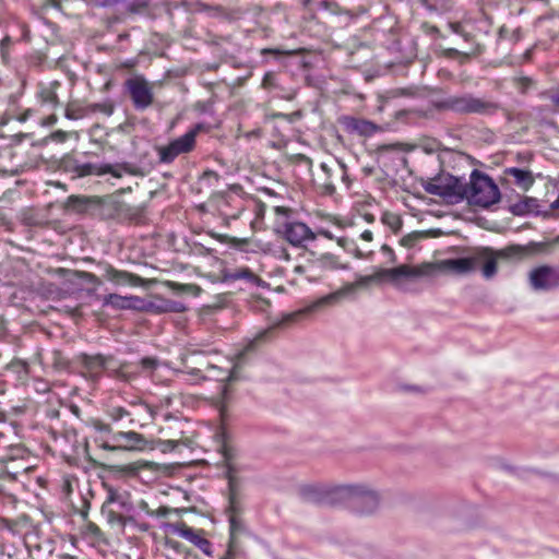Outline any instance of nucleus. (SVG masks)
<instances>
[{
  "mask_svg": "<svg viewBox=\"0 0 559 559\" xmlns=\"http://www.w3.org/2000/svg\"><path fill=\"white\" fill-rule=\"evenodd\" d=\"M417 240V235L408 234L401 239V245L407 248H412Z\"/></svg>",
  "mask_w": 559,
  "mask_h": 559,
  "instance_id": "53",
  "label": "nucleus"
},
{
  "mask_svg": "<svg viewBox=\"0 0 559 559\" xmlns=\"http://www.w3.org/2000/svg\"><path fill=\"white\" fill-rule=\"evenodd\" d=\"M117 372L118 377L126 381H131L140 374L139 366L135 362L121 364Z\"/></svg>",
  "mask_w": 559,
  "mask_h": 559,
  "instance_id": "35",
  "label": "nucleus"
},
{
  "mask_svg": "<svg viewBox=\"0 0 559 559\" xmlns=\"http://www.w3.org/2000/svg\"><path fill=\"white\" fill-rule=\"evenodd\" d=\"M345 126L347 130L364 136H370L379 131V127L373 122L355 117L346 118Z\"/></svg>",
  "mask_w": 559,
  "mask_h": 559,
  "instance_id": "23",
  "label": "nucleus"
},
{
  "mask_svg": "<svg viewBox=\"0 0 559 559\" xmlns=\"http://www.w3.org/2000/svg\"><path fill=\"white\" fill-rule=\"evenodd\" d=\"M381 251L389 258L391 263H394L396 261L395 252L389 245H386V243L382 245Z\"/></svg>",
  "mask_w": 559,
  "mask_h": 559,
  "instance_id": "54",
  "label": "nucleus"
},
{
  "mask_svg": "<svg viewBox=\"0 0 559 559\" xmlns=\"http://www.w3.org/2000/svg\"><path fill=\"white\" fill-rule=\"evenodd\" d=\"M448 55H449L450 57H462L464 60H467V59L469 58V55H468V53H462V52H460L459 50L453 49V48H451V49H449V50H448Z\"/></svg>",
  "mask_w": 559,
  "mask_h": 559,
  "instance_id": "58",
  "label": "nucleus"
},
{
  "mask_svg": "<svg viewBox=\"0 0 559 559\" xmlns=\"http://www.w3.org/2000/svg\"><path fill=\"white\" fill-rule=\"evenodd\" d=\"M106 414L112 421H120L123 419H128L129 424H134L136 421L133 412L123 406L111 405L107 408Z\"/></svg>",
  "mask_w": 559,
  "mask_h": 559,
  "instance_id": "30",
  "label": "nucleus"
},
{
  "mask_svg": "<svg viewBox=\"0 0 559 559\" xmlns=\"http://www.w3.org/2000/svg\"><path fill=\"white\" fill-rule=\"evenodd\" d=\"M278 258L283 259V260H286V261L290 260V255H289V253H288V251L286 249H282L280 251Z\"/></svg>",
  "mask_w": 559,
  "mask_h": 559,
  "instance_id": "63",
  "label": "nucleus"
},
{
  "mask_svg": "<svg viewBox=\"0 0 559 559\" xmlns=\"http://www.w3.org/2000/svg\"><path fill=\"white\" fill-rule=\"evenodd\" d=\"M516 85L519 88H521L523 92L530 88L533 85V80L527 76H521L515 80Z\"/></svg>",
  "mask_w": 559,
  "mask_h": 559,
  "instance_id": "51",
  "label": "nucleus"
},
{
  "mask_svg": "<svg viewBox=\"0 0 559 559\" xmlns=\"http://www.w3.org/2000/svg\"><path fill=\"white\" fill-rule=\"evenodd\" d=\"M36 383H37V388H36L37 391H41V392L49 391V386H48L47 382H45L44 380H36Z\"/></svg>",
  "mask_w": 559,
  "mask_h": 559,
  "instance_id": "60",
  "label": "nucleus"
},
{
  "mask_svg": "<svg viewBox=\"0 0 559 559\" xmlns=\"http://www.w3.org/2000/svg\"><path fill=\"white\" fill-rule=\"evenodd\" d=\"M97 266L103 272L104 278L116 286L139 287L144 283V280L138 274L118 270L109 262L100 261Z\"/></svg>",
  "mask_w": 559,
  "mask_h": 559,
  "instance_id": "14",
  "label": "nucleus"
},
{
  "mask_svg": "<svg viewBox=\"0 0 559 559\" xmlns=\"http://www.w3.org/2000/svg\"><path fill=\"white\" fill-rule=\"evenodd\" d=\"M0 555L4 559H27L22 537L19 535V523L10 519L0 520Z\"/></svg>",
  "mask_w": 559,
  "mask_h": 559,
  "instance_id": "7",
  "label": "nucleus"
},
{
  "mask_svg": "<svg viewBox=\"0 0 559 559\" xmlns=\"http://www.w3.org/2000/svg\"><path fill=\"white\" fill-rule=\"evenodd\" d=\"M360 238H361L362 240H365V241L370 242V241H372V239H373V234H372V231H371V230L366 229V230H364V231L361 233Z\"/></svg>",
  "mask_w": 559,
  "mask_h": 559,
  "instance_id": "59",
  "label": "nucleus"
},
{
  "mask_svg": "<svg viewBox=\"0 0 559 559\" xmlns=\"http://www.w3.org/2000/svg\"><path fill=\"white\" fill-rule=\"evenodd\" d=\"M73 362L80 366L85 374L96 378L105 371L107 358L102 354L88 355L81 353L74 356Z\"/></svg>",
  "mask_w": 559,
  "mask_h": 559,
  "instance_id": "18",
  "label": "nucleus"
},
{
  "mask_svg": "<svg viewBox=\"0 0 559 559\" xmlns=\"http://www.w3.org/2000/svg\"><path fill=\"white\" fill-rule=\"evenodd\" d=\"M88 114V106L84 107L75 103H69L64 109V116L69 120L82 119Z\"/></svg>",
  "mask_w": 559,
  "mask_h": 559,
  "instance_id": "34",
  "label": "nucleus"
},
{
  "mask_svg": "<svg viewBox=\"0 0 559 559\" xmlns=\"http://www.w3.org/2000/svg\"><path fill=\"white\" fill-rule=\"evenodd\" d=\"M464 199L469 204L487 209L499 202L500 191L493 180L478 170H473L469 183L466 182Z\"/></svg>",
  "mask_w": 559,
  "mask_h": 559,
  "instance_id": "4",
  "label": "nucleus"
},
{
  "mask_svg": "<svg viewBox=\"0 0 559 559\" xmlns=\"http://www.w3.org/2000/svg\"><path fill=\"white\" fill-rule=\"evenodd\" d=\"M228 243L237 249H245L246 246L249 245V239L247 238H237L230 237Z\"/></svg>",
  "mask_w": 559,
  "mask_h": 559,
  "instance_id": "48",
  "label": "nucleus"
},
{
  "mask_svg": "<svg viewBox=\"0 0 559 559\" xmlns=\"http://www.w3.org/2000/svg\"><path fill=\"white\" fill-rule=\"evenodd\" d=\"M227 276L233 281L245 280L249 283H255L259 281V276L246 266L234 270Z\"/></svg>",
  "mask_w": 559,
  "mask_h": 559,
  "instance_id": "37",
  "label": "nucleus"
},
{
  "mask_svg": "<svg viewBox=\"0 0 559 559\" xmlns=\"http://www.w3.org/2000/svg\"><path fill=\"white\" fill-rule=\"evenodd\" d=\"M81 277L86 281L87 283L92 284V285H95V286H98L102 284V281L100 278L95 275L94 273H91V272H82V275Z\"/></svg>",
  "mask_w": 559,
  "mask_h": 559,
  "instance_id": "49",
  "label": "nucleus"
},
{
  "mask_svg": "<svg viewBox=\"0 0 559 559\" xmlns=\"http://www.w3.org/2000/svg\"><path fill=\"white\" fill-rule=\"evenodd\" d=\"M225 477L227 479V506L225 509L226 516L242 515L245 508L242 502V493L240 487V479L238 477V468L233 462L231 455L225 451Z\"/></svg>",
  "mask_w": 559,
  "mask_h": 559,
  "instance_id": "8",
  "label": "nucleus"
},
{
  "mask_svg": "<svg viewBox=\"0 0 559 559\" xmlns=\"http://www.w3.org/2000/svg\"><path fill=\"white\" fill-rule=\"evenodd\" d=\"M433 107L439 111H452L457 115H479L491 116L498 112L500 106L498 103L477 97L466 93L461 95H450L443 99L436 100Z\"/></svg>",
  "mask_w": 559,
  "mask_h": 559,
  "instance_id": "3",
  "label": "nucleus"
},
{
  "mask_svg": "<svg viewBox=\"0 0 559 559\" xmlns=\"http://www.w3.org/2000/svg\"><path fill=\"white\" fill-rule=\"evenodd\" d=\"M58 121V117L55 114H50L47 117L43 118L40 121L41 126L49 127L53 126Z\"/></svg>",
  "mask_w": 559,
  "mask_h": 559,
  "instance_id": "55",
  "label": "nucleus"
},
{
  "mask_svg": "<svg viewBox=\"0 0 559 559\" xmlns=\"http://www.w3.org/2000/svg\"><path fill=\"white\" fill-rule=\"evenodd\" d=\"M530 284L535 290L559 287V271L550 265H539L530 272Z\"/></svg>",
  "mask_w": 559,
  "mask_h": 559,
  "instance_id": "15",
  "label": "nucleus"
},
{
  "mask_svg": "<svg viewBox=\"0 0 559 559\" xmlns=\"http://www.w3.org/2000/svg\"><path fill=\"white\" fill-rule=\"evenodd\" d=\"M424 189L427 193L438 195L448 202L455 203L464 200L466 194V182L450 174H440L429 179Z\"/></svg>",
  "mask_w": 559,
  "mask_h": 559,
  "instance_id": "5",
  "label": "nucleus"
},
{
  "mask_svg": "<svg viewBox=\"0 0 559 559\" xmlns=\"http://www.w3.org/2000/svg\"><path fill=\"white\" fill-rule=\"evenodd\" d=\"M178 444H179V442L176 440L164 441L163 442V445H164L163 451H166V450L173 451L178 447Z\"/></svg>",
  "mask_w": 559,
  "mask_h": 559,
  "instance_id": "57",
  "label": "nucleus"
},
{
  "mask_svg": "<svg viewBox=\"0 0 559 559\" xmlns=\"http://www.w3.org/2000/svg\"><path fill=\"white\" fill-rule=\"evenodd\" d=\"M53 449L61 456L67 459L85 456L91 460L87 438H84L82 443H78L75 432H67L56 437L53 440Z\"/></svg>",
  "mask_w": 559,
  "mask_h": 559,
  "instance_id": "11",
  "label": "nucleus"
},
{
  "mask_svg": "<svg viewBox=\"0 0 559 559\" xmlns=\"http://www.w3.org/2000/svg\"><path fill=\"white\" fill-rule=\"evenodd\" d=\"M21 537L27 559H40L53 551V542L37 530H31Z\"/></svg>",
  "mask_w": 559,
  "mask_h": 559,
  "instance_id": "12",
  "label": "nucleus"
},
{
  "mask_svg": "<svg viewBox=\"0 0 559 559\" xmlns=\"http://www.w3.org/2000/svg\"><path fill=\"white\" fill-rule=\"evenodd\" d=\"M238 555V545L228 543L227 549L225 554L221 557V559H237Z\"/></svg>",
  "mask_w": 559,
  "mask_h": 559,
  "instance_id": "45",
  "label": "nucleus"
},
{
  "mask_svg": "<svg viewBox=\"0 0 559 559\" xmlns=\"http://www.w3.org/2000/svg\"><path fill=\"white\" fill-rule=\"evenodd\" d=\"M480 258L476 257H465L457 258L447 261V265L449 269L459 274H465L476 270L479 265Z\"/></svg>",
  "mask_w": 559,
  "mask_h": 559,
  "instance_id": "26",
  "label": "nucleus"
},
{
  "mask_svg": "<svg viewBox=\"0 0 559 559\" xmlns=\"http://www.w3.org/2000/svg\"><path fill=\"white\" fill-rule=\"evenodd\" d=\"M261 53L262 55H275V56H282V55H290L289 51H284V50H281L278 48H264L261 50Z\"/></svg>",
  "mask_w": 559,
  "mask_h": 559,
  "instance_id": "56",
  "label": "nucleus"
},
{
  "mask_svg": "<svg viewBox=\"0 0 559 559\" xmlns=\"http://www.w3.org/2000/svg\"><path fill=\"white\" fill-rule=\"evenodd\" d=\"M334 5H335V3H332L331 1H328V0H323L321 2V7L326 9V10H331L332 7H334Z\"/></svg>",
  "mask_w": 559,
  "mask_h": 559,
  "instance_id": "64",
  "label": "nucleus"
},
{
  "mask_svg": "<svg viewBox=\"0 0 559 559\" xmlns=\"http://www.w3.org/2000/svg\"><path fill=\"white\" fill-rule=\"evenodd\" d=\"M501 255L502 253L489 249L476 255V258H480L478 267H481V273L486 278H491L497 273V260Z\"/></svg>",
  "mask_w": 559,
  "mask_h": 559,
  "instance_id": "24",
  "label": "nucleus"
},
{
  "mask_svg": "<svg viewBox=\"0 0 559 559\" xmlns=\"http://www.w3.org/2000/svg\"><path fill=\"white\" fill-rule=\"evenodd\" d=\"M3 463V466L1 467V471L3 474H7L10 479H17V477L27 472L29 466L26 465V462H20L15 464V462L10 461H1Z\"/></svg>",
  "mask_w": 559,
  "mask_h": 559,
  "instance_id": "32",
  "label": "nucleus"
},
{
  "mask_svg": "<svg viewBox=\"0 0 559 559\" xmlns=\"http://www.w3.org/2000/svg\"><path fill=\"white\" fill-rule=\"evenodd\" d=\"M136 61L134 59H130V60H127L124 61L121 67L122 68H126V69H131L135 66Z\"/></svg>",
  "mask_w": 559,
  "mask_h": 559,
  "instance_id": "62",
  "label": "nucleus"
},
{
  "mask_svg": "<svg viewBox=\"0 0 559 559\" xmlns=\"http://www.w3.org/2000/svg\"><path fill=\"white\" fill-rule=\"evenodd\" d=\"M85 523L80 527L81 538L90 546L104 549L109 546L107 534L94 522L87 519V511L82 512Z\"/></svg>",
  "mask_w": 559,
  "mask_h": 559,
  "instance_id": "16",
  "label": "nucleus"
},
{
  "mask_svg": "<svg viewBox=\"0 0 559 559\" xmlns=\"http://www.w3.org/2000/svg\"><path fill=\"white\" fill-rule=\"evenodd\" d=\"M75 479L73 477H71L70 475H66L63 476L62 478V491L66 493V495H70L73 490V481Z\"/></svg>",
  "mask_w": 559,
  "mask_h": 559,
  "instance_id": "47",
  "label": "nucleus"
},
{
  "mask_svg": "<svg viewBox=\"0 0 559 559\" xmlns=\"http://www.w3.org/2000/svg\"><path fill=\"white\" fill-rule=\"evenodd\" d=\"M204 130V124L197 123L167 145L157 147L158 162L160 164H171L179 155L192 152L195 147L198 134Z\"/></svg>",
  "mask_w": 559,
  "mask_h": 559,
  "instance_id": "6",
  "label": "nucleus"
},
{
  "mask_svg": "<svg viewBox=\"0 0 559 559\" xmlns=\"http://www.w3.org/2000/svg\"><path fill=\"white\" fill-rule=\"evenodd\" d=\"M5 370L13 372L19 381L25 382L28 379L31 367L29 364L21 358H13L4 367Z\"/></svg>",
  "mask_w": 559,
  "mask_h": 559,
  "instance_id": "28",
  "label": "nucleus"
},
{
  "mask_svg": "<svg viewBox=\"0 0 559 559\" xmlns=\"http://www.w3.org/2000/svg\"><path fill=\"white\" fill-rule=\"evenodd\" d=\"M431 270L430 264H423L418 266H411L407 264H402L397 267L393 269H380L377 272H374L372 275L367 276L366 281H380L382 278H391V280H397L400 277H419L428 275Z\"/></svg>",
  "mask_w": 559,
  "mask_h": 559,
  "instance_id": "13",
  "label": "nucleus"
},
{
  "mask_svg": "<svg viewBox=\"0 0 559 559\" xmlns=\"http://www.w3.org/2000/svg\"><path fill=\"white\" fill-rule=\"evenodd\" d=\"M92 428L93 433L90 438L97 448L108 452L138 451L146 445L144 436L133 430L116 431L102 420H94Z\"/></svg>",
  "mask_w": 559,
  "mask_h": 559,
  "instance_id": "2",
  "label": "nucleus"
},
{
  "mask_svg": "<svg viewBox=\"0 0 559 559\" xmlns=\"http://www.w3.org/2000/svg\"><path fill=\"white\" fill-rule=\"evenodd\" d=\"M341 178L343 181L348 180L347 169L344 165H340Z\"/></svg>",
  "mask_w": 559,
  "mask_h": 559,
  "instance_id": "61",
  "label": "nucleus"
},
{
  "mask_svg": "<svg viewBox=\"0 0 559 559\" xmlns=\"http://www.w3.org/2000/svg\"><path fill=\"white\" fill-rule=\"evenodd\" d=\"M262 86L266 90L275 86V75L272 72H266L262 80Z\"/></svg>",
  "mask_w": 559,
  "mask_h": 559,
  "instance_id": "50",
  "label": "nucleus"
},
{
  "mask_svg": "<svg viewBox=\"0 0 559 559\" xmlns=\"http://www.w3.org/2000/svg\"><path fill=\"white\" fill-rule=\"evenodd\" d=\"M305 500L317 503H331L335 500H354L356 503L367 504V512H371L378 504V495L367 490L360 485H345L323 492L317 485H306L300 488Z\"/></svg>",
  "mask_w": 559,
  "mask_h": 559,
  "instance_id": "1",
  "label": "nucleus"
},
{
  "mask_svg": "<svg viewBox=\"0 0 559 559\" xmlns=\"http://www.w3.org/2000/svg\"><path fill=\"white\" fill-rule=\"evenodd\" d=\"M227 519L229 524L228 543L238 545V538L246 532L243 518L242 515H229Z\"/></svg>",
  "mask_w": 559,
  "mask_h": 559,
  "instance_id": "29",
  "label": "nucleus"
},
{
  "mask_svg": "<svg viewBox=\"0 0 559 559\" xmlns=\"http://www.w3.org/2000/svg\"><path fill=\"white\" fill-rule=\"evenodd\" d=\"M70 133L63 130L53 131L49 138L58 143H63L69 139Z\"/></svg>",
  "mask_w": 559,
  "mask_h": 559,
  "instance_id": "46",
  "label": "nucleus"
},
{
  "mask_svg": "<svg viewBox=\"0 0 559 559\" xmlns=\"http://www.w3.org/2000/svg\"><path fill=\"white\" fill-rule=\"evenodd\" d=\"M506 174L513 177L515 183L525 191L534 183V178L530 170L511 167L506 170Z\"/></svg>",
  "mask_w": 559,
  "mask_h": 559,
  "instance_id": "27",
  "label": "nucleus"
},
{
  "mask_svg": "<svg viewBox=\"0 0 559 559\" xmlns=\"http://www.w3.org/2000/svg\"><path fill=\"white\" fill-rule=\"evenodd\" d=\"M165 285L173 292L178 294H188L198 296L201 293L200 286L197 284H181L174 281H167Z\"/></svg>",
  "mask_w": 559,
  "mask_h": 559,
  "instance_id": "33",
  "label": "nucleus"
},
{
  "mask_svg": "<svg viewBox=\"0 0 559 559\" xmlns=\"http://www.w3.org/2000/svg\"><path fill=\"white\" fill-rule=\"evenodd\" d=\"M177 531L181 537L191 542L201 551H203L206 555H211L212 544L209 539L204 537V532L202 530H194L187 525L186 523H181L178 526Z\"/></svg>",
  "mask_w": 559,
  "mask_h": 559,
  "instance_id": "20",
  "label": "nucleus"
},
{
  "mask_svg": "<svg viewBox=\"0 0 559 559\" xmlns=\"http://www.w3.org/2000/svg\"><path fill=\"white\" fill-rule=\"evenodd\" d=\"M342 295H343L342 292L329 294V295L322 297L321 299H319L317 305L318 306L331 305V304L337 301L342 297Z\"/></svg>",
  "mask_w": 559,
  "mask_h": 559,
  "instance_id": "44",
  "label": "nucleus"
},
{
  "mask_svg": "<svg viewBox=\"0 0 559 559\" xmlns=\"http://www.w3.org/2000/svg\"><path fill=\"white\" fill-rule=\"evenodd\" d=\"M37 111L38 110L35 108H27L20 115H11L9 112H4L0 115V126L2 127L8 124L12 119H15L20 122H25L29 117L37 114Z\"/></svg>",
  "mask_w": 559,
  "mask_h": 559,
  "instance_id": "36",
  "label": "nucleus"
},
{
  "mask_svg": "<svg viewBox=\"0 0 559 559\" xmlns=\"http://www.w3.org/2000/svg\"><path fill=\"white\" fill-rule=\"evenodd\" d=\"M107 520L111 524H115V523H117L119 525H123L124 524L123 515L120 514V513H116L114 511H109L107 513Z\"/></svg>",
  "mask_w": 559,
  "mask_h": 559,
  "instance_id": "52",
  "label": "nucleus"
},
{
  "mask_svg": "<svg viewBox=\"0 0 559 559\" xmlns=\"http://www.w3.org/2000/svg\"><path fill=\"white\" fill-rule=\"evenodd\" d=\"M285 238L293 246H300L306 240L314 239V234L306 224L294 222L286 225Z\"/></svg>",
  "mask_w": 559,
  "mask_h": 559,
  "instance_id": "21",
  "label": "nucleus"
},
{
  "mask_svg": "<svg viewBox=\"0 0 559 559\" xmlns=\"http://www.w3.org/2000/svg\"><path fill=\"white\" fill-rule=\"evenodd\" d=\"M301 316H302V312H293V313L286 314L280 322L275 323L274 325L270 326L269 329H265V330L259 332L252 340L250 347L258 346L259 344L273 337L277 328L286 326V325L290 324L292 322H295Z\"/></svg>",
  "mask_w": 559,
  "mask_h": 559,
  "instance_id": "22",
  "label": "nucleus"
},
{
  "mask_svg": "<svg viewBox=\"0 0 559 559\" xmlns=\"http://www.w3.org/2000/svg\"><path fill=\"white\" fill-rule=\"evenodd\" d=\"M14 45L13 39L10 36H4L0 40V58L4 64L11 62V50Z\"/></svg>",
  "mask_w": 559,
  "mask_h": 559,
  "instance_id": "39",
  "label": "nucleus"
},
{
  "mask_svg": "<svg viewBox=\"0 0 559 559\" xmlns=\"http://www.w3.org/2000/svg\"><path fill=\"white\" fill-rule=\"evenodd\" d=\"M72 364H74L73 360L71 361L60 350L52 353V366L56 370L69 371L71 370Z\"/></svg>",
  "mask_w": 559,
  "mask_h": 559,
  "instance_id": "38",
  "label": "nucleus"
},
{
  "mask_svg": "<svg viewBox=\"0 0 559 559\" xmlns=\"http://www.w3.org/2000/svg\"><path fill=\"white\" fill-rule=\"evenodd\" d=\"M104 304L117 309H123L129 306V299L117 294H109L105 297Z\"/></svg>",
  "mask_w": 559,
  "mask_h": 559,
  "instance_id": "40",
  "label": "nucleus"
},
{
  "mask_svg": "<svg viewBox=\"0 0 559 559\" xmlns=\"http://www.w3.org/2000/svg\"><path fill=\"white\" fill-rule=\"evenodd\" d=\"M61 87V82L58 80L48 83L40 82L36 86L35 99L40 107L55 110L59 107L60 100L58 97V90Z\"/></svg>",
  "mask_w": 559,
  "mask_h": 559,
  "instance_id": "17",
  "label": "nucleus"
},
{
  "mask_svg": "<svg viewBox=\"0 0 559 559\" xmlns=\"http://www.w3.org/2000/svg\"><path fill=\"white\" fill-rule=\"evenodd\" d=\"M3 449L7 450V453L1 455L0 461L24 462L27 456V450L21 444H9L7 442V447Z\"/></svg>",
  "mask_w": 559,
  "mask_h": 559,
  "instance_id": "31",
  "label": "nucleus"
},
{
  "mask_svg": "<svg viewBox=\"0 0 559 559\" xmlns=\"http://www.w3.org/2000/svg\"><path fill=\"white\" fill-rule=\"evenodd\" d=\"M90 114L92 112H102L105 116H111L115 110V106L111 102H104V103H95L88 105Z\"/></svg>",
  "mask_w": 559,
  "mask_h": 559,
  "instance_id": "41",
  "label": "nucleus"
},
{
  "mask_svg": "<svg viewBox=\"0 0 559 559\" xmlns=\"http://www.w3.org/2000/svg\"><path fill=\"white\" fill-rule=\"evenodd\" d=\"M135 364L139 366V371H153L158 366V360L153 357H144Z\"/></svg>",
  "mask_w": 559,
  "mask_h": 559,
  "instance_id": "43",
  "label": "nucleus"
},
{
  "mask_svg": "<svg viewBox=\"0 0 559 559\" xmlns=\"http://www.w3.org/2000/svg\"><path fill=\"white\" fill-rule=\"evenodd\" d=\"M321 169L326 175V180L322 185V191L326 195H332L336 191V187L333 180L331 179V169L325 164H321Z\"/></svg>",
  "mask_w": 559,
  "mask_h": 559,
  "instance_id": "42",
  "label": "nucleus"
},
{
  "mask_svg": "<svg viewBox=\"0 0 559 559\" xmlns=\"http://www.w3.org/2000/svg\"><path fill=\"white\" fill-rule=\"evenodd\" d=\"M75 173L79 177H85L90 175H103V174H111L116 178H120L122 174L116 169L111 165H106L104 167H97L90 163L76 164L74 167Z\"/></svg>",
  "mask_w": 559,
  "mask_h": 559,
  "instance_id": "25",
  "label": "nucleus"
},
{
  "mask_svg": "<svg viewBox=\"0 0 559 559\" xmlns=\"http://www.w3.org/2000/svg\"><path fill=\"white\" fill-rule=\"evenodd\" d=\"M187 373L198 377L202 380H214L224 382L223 384V393L227 394L228 386L231 382L237 380V370L236 367L231 369H225L215 364L206 361L202 364L201 367H190L188 364L186 365Z\"/></svg>",
  "mask_w": 559,
  "mask_h": 559,
  "instance_id": "9",
  "label": "nucleus"
},
{
  "mask_svg": "<svg viewBox=\"0 0 559 559\" xmlns=\"http://www.w3.org/2000/svg\"><path fill=\"white\" fill-rule=\"evenodd\" d=\"M104 204V200L97 195H69L66 206L69 211L78 214H92L94 211L99 210Z\"/></svg>",
  "mask_w": 559,
  "mask_h": 559,
  "instance_id": "19",
  "label": "nucleus"
},
{
  "mask_svg": "<svg viewBox=\"0 0 559 559\" xmlns=\"http://www.w3.org/2000/svg\"><path fill=\"white\" fill-rule=\"evenodd\" d=\"M124 86L136 110H145L153 104L152 86L143 76L128 79Z\"/></svg>",
  "mask_w": 559,
  "mask_h": 559,
  "instance_id": "10",
  "label": "nucleus"
}]
</instances>
